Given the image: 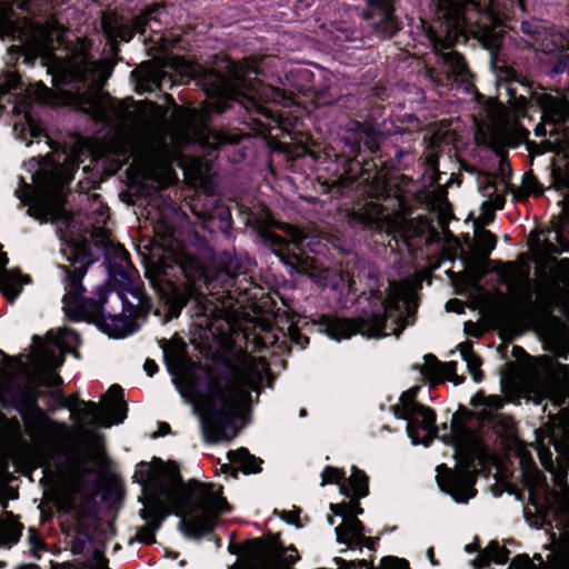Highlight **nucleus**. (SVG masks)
I'll return each mask as SVG.
<instances>
[{
    "instance_id": "nucleus-1",
    "label": "nucleus",
    "mask_w": 569,
    "mask_h": 569,
    "mask_svg": "<svg viewBox=\"0 0 569 569\" xmlns=\"http://www.w3.org/2000/svg\"><path fill=\"white\" fill-rule=\"evenodd\" d=\"M258 66L237 62L224 53H216L206 63L191 68V77L206 94L207 101L190 114V129L196 141L209 157H224L241 162L246 152L240 144L246 138L239 129L213 126L217 116H224L248 127L254 134L269 138H292L301 119L280 109L287 93L278 87L251 78Z\"/></svg>"
},
{
    "instance_id": "nucleus-2",
    "label": "nucleus",
    "mask_w": 569,
    "mask_h": 569,
    "mask_svg": "<svg viewBox=\"0 0 569 569\" xmlns=\"http://www.w3.org/2000/svg\"><path fill=\"white\" fill-rule=\"evenodd\" d=\"M421 12L439 23L446 36L463 34L478 41L490 52L493 63L510 29L516 12L525 11L523 0H491L490 8L482 10L472 2L460 0H417Z\"/></svg>"
},
{
    "instance_id": "nucleus-3",
    "label": "nucleus",
    "mask_w": 569,
    "mask_h": 569,
    "mask_svg": "<svg viewBox=\"0 0 569 569\" xmlns=\"http://www.w3.org/2000/svg\"><path fill=\"white\" fill-rule=\"evenodd\" d=\"M190 242V246H181L146 271V278L163 300L166 321L177 319L189 303H193L196 315L204 310V297L196 283L207 279V269L214 251L207 239L196 231L191 233Z\"/></svg>"
},
{
    "instance_id": "nucleus-4",
    "label": "nucleus",
    "mask_w": 569,
    "mask_h": 569,
    "mask_svg": "<svg viewBox=\"0 0 569 569\" xmlns=\"http://www.w3.org/2000/svg\"><path fill=\"white\" fill-rule=\"evenodd\" d=\"M362 301L367 305L357 317L320 316L317 321L319 331L337 341L350 339L356 335L379 339L388 335L386 329L389 319H392L391 331L396 337L415 322L417 307L399 293L393 292L385 297L380 289H370L360 293L358 302L362 303Z\"/></svg>"
},
{
    "instance_id": "nucleus-5",
    "label": "nucleus",
    "mask_w": 569,
    "mask_h": 569,
    "mask_svg": "<svg viewBox=\"0 0 569 569\" xmlns=\"http://www.w3.org/2000/svg\"><path fill=\"white\" fill-rule=\"evenodd\" d=\"M252 368L247 365L236 366L230 360H223L217 369V376L207 371V385L203 397L208 403V417L203 429L208 440L219 441L229 439L227 431L236 430V409L242 401L243 388L249 383Z\"/></svg>"
},
{
    "instance_id": "nucleus-6",
    "label": "nucleus",
    "mask_w": 569,
    "mask_h": 569,
    "mask_svg": "<svg viewBox=\"0 0 569 569\" xmlns=\"http://www.w3.org/2000/svg\"><path fill=\"white\" fill-rule=\"evenodd\" d=\"M356 128L343 138L352 157L343 173L351 182L363 183L376 197L387 191L388 177L401 170L399 158L403 152L397 151L396 158H385L380 144L385 140L381 130L366 122H356Z\"/></svg>"
},
{
    "instance_id": "nucleus-7",
    "label": "nucleus",
    "mask_w": 569,
    "mask_h": 569,
    "mask_svg": "<svg viewBox=\"0 0 569 569\" xmlns=\"http://www.w3.org/2000/svg\"><path fill=\"white\" fill-rule=\"evenodd\" d=\"M222 486L213 482H191L189 488L190 499L182 503L169 501V509L157 513L148 525L156 533L166 517L174 515L180 518L178 529L192 540H200L213 533L221 513L230 511L231 507L222 496Z\"/></svg>"
},
{
    "instance_id": "nucleus-8",
    "label": "nucleus",
    "mask_w": 569,
    "mask_h": 569,
    "mask_svg": "<svg viewBox=\"0 0 569 569\" xmlns=\"http://www.w3.org/2000/svg\"><path fill=\"white\" fill-rule=\"evenodd\" d=\"M42 392L30 383L10 381L0 385V407L4 410H14L23 419L29 436L44 432H66L68 426L49 417L48 412L39 406Z\"/></svg>"
},
{
    "instance_id": "nucleus-9",
    "label": "nucleus",
    "mask_w": 569,
    "mask_h": 569,
    "mask_svg": "<svg viewBox=\"0 0 569 569\" xmlns=\"http://www.w3.org/2000/svg\"><path fill=\"white\" fill-rule=\"evenodd\" d=\"M272 221L271 213L267 211L266 221L257 228L258 237L262 243L279 257L283 264L292 268L297 273L313 278L317 270V261L305 253L306 248L317 252L311 247L312 242L309 240V237L297 227L286 224L281 227L290 236V239H286L269 228Z\"/></svg>"
},
{
    "instance_id": "nucleus-10",
    "label": "nucleus",
    "mask_w": 569,
    "mask_h": 569,
    "mask_svg": "<svg viewBox=\"0 0 569 569\" xmlns=\"http://www.w3.org/2000/svg\"><path fill=\"white\" fill-rule=\"evenodd\" d=\"M509 79L506 84L507 94L509 97L508 103L512 108L518 118L532 119L531 112H540L542 122H539L533 131L537 137L546 138L547 134H558V123L562 119V107L558 98L547 92H535L523 84L525 90L529 97L518 94L513 82L517 81L516 72H509Z\"/></svg>"
},
{
    "instance_id": "nucleus-11",
    "label": "nucleus",
    "mask_w": 569,
    "mask_h": 569,
    "mask_svg": "<svg viewBox=\"0 0 569 569\" xmlns=\"http://www.w3.org/2000/svg\"><path fill=\"white\" fill-rule=\"evenodd\" d=\"M420 387L416 386L400 396L399 403L391 407L396 418L407 421V433L412 445L429 447L437 437L436 419L433 409L417 401Z\"/></svg>"
},
{
    "instance_id": "nucleus-12",
    "label": "nucleus",
    "mask_w": 569,
    "mask_h": 569,
    "mask_svg": "<svg viewBox=\"0 0 569 569\" xmlns=\"http://www.w3.org/2000/svg\"><path fill=\"white\" fill-rule=\"evenodd\" d=\"M481 463L482 458L468 450L460 456L456 469H451L445 463L439 465L436 480L440 490L449 495L456 502L467 503L477 495L475 485L479 475L478 466Z\"/></svg>"
},
{
    "instance_id": "nucleus-13",
    "label": "nucleus",
    "mask_w": 569,
    "mask_h": 569,
    "mask_svg": "<svg viewBox=\"0 0 569 569\" xmlns=\"http://www.w3.org/2000/svg\"><path fill=\"white\" fill-rule=\"evenodd\" d=\"M64 303L72 307L67 312L71 321H87L93 323L110 338L123 339L139 329V326H136L124 316L107 315L104 308L100 306L99 301H96L94 298L77 295L71 301Z\"/></svg>"
},
{
    "instance_id": "nucleus-14",
    "label": "nucleus",
    "mask_w": 569,
    "mask_h": 569,
    "mask_svg": "<svg viewBox=\"0 0 569 569\" xmlns=\"http://www.w3.org/2000/svg\"><path fill=\"white\" fill-rule=\"evenodd\" d=\"M396 3L397 0H366L360 30L368 42L389 40L402 29L403 23L397 14Z\"/></svg>"
},
{
    "instance_id": "nucleus-15",
    "label": "nucleus",
    "mask_w": 569,
    "mask_h": 569,
    "mask_svg": "<svg viewBox=\"0 0 569 569\" xmlns=\"http://www.w3.org/2000/svg\"><path fill=\"white\" fill-rule=\"evenodd\" d=\"M437 51V68H430L428 74L437 87L451 88L457 84L469 94H479L475 84V74L463 54L455 49Z\"/></svg>"
},
{
    "instance_id": "nucleus-16",
    "label": "nucleus",
    "mask_w": 569,
    "mask_h": 569,
    "mask_svg": "<svg viewBox=\"0 0 569 569\" xmlns=\"http://www.w3.org/2000/svg\"><path fill=\"white\" fill-rule=\"evenodd\" d=\"M71 401V409L74 406H82L80 411L86 419H90L93 425L109 428L112 425H119L124 421L128 415V403L124 400V391L121 386L112 385L106 393L104 409L94 401H84L78 395L67 397Z\"/></svg>"
},
{
    "instance_id": "nucleus-17",
    "label": "nucleus",
    "mask_w": 569,
    "mask_h": 569,
    "mask_svg": "<svg viewBox=\"0 0 569 569\" xmlns=\"http://www.w3.org/2000/svg\"><path fill=\"white\" fill-rule=\"evenodd\" d=\"M70 257L68 258L70 266H60L61 270L66 273L64 282L68 292L63 296L62 301L69 302L77 295H83L86 288L82 280L89 269L98 258L92 254L91 244L87 239L74 241L70 243Z\"/></svg>"
},
{
    "instance_id": "nucleus-18",
    "label": "nucleus",
    "mask_w": 569,
    "mask_h": 569,
    "mask_svg": "<svg viewBox=\"0 0 569 569\" xmlns=\"http://www.w3.org/2000/svg\"><path fill=\"white\" fill-rule=\"evenodd\" d=\"M528 149L536 154L555 152L548 167L550 169L549 188L569 194V137L566 134L563 140L557 138L552 141L546 138L540 143L529 142Z\"/></svg>"
},
{
    "instance_id": "nucleus-19",
    "label": "nucleus",
    "mask_w": 569,
    "mask_h": 569,
    "mask_svg": "<svg viewBox=\"0 0 569 569\" xmlns=\"http://www.w3.org/2000/svg\"><path fill=\"white\" fill-rule=\"evenodd\" d=\"M73 169L57 161L51 154H47L39 170L32 176L33 182L44 193L58 194L63 192L73 180Z\"/></svg>"
},
{
    "instance_id": "nucleus-20",
    "label": "nucleus",
    "mask_w": 569,
    "mask_h": 569,
    "mask_svg": "<svg viewBox=\"0 0 569 569\" xmlns=\"http://www.w3.org/2000/svg\"><path fill=\"white\" fill-rule=\"evenodd\" d=\"M243 548L254 560L266 559L272 550L277 552L279 561L286 566H292L300 559L298 550L293 545H290L288 548L283 546L280 533L273 535L270 543L266 542L263 538L248 539Z\"/></svg>"
},
{
    "instance_id": "nucleus-21",
    "label": "nucleus",
    "mask_w": 569,
    "mask_h": 569,
    "mask_svg": "<svg viewBox=\"0 0 569 569\" xmlns=\"http://www.w3.org/2000/svg\"><path fill=\"white\" fill-rule=\"evenodd\" d=\"M166 476L168 480L156 482L153 485L154 490L169 501L179 505L182 503L183 501H189V488H191V482L198 480L191 479L186 483L181 477L178 465L173 461L168 462Z\"/></svg>"
},
{
    "instance_id": "nucleus-22",
    "label": "nucleus",
    "mask_w": 569,
    "mask_h": 569,
    "mask_svg": "<svg viewBox=\"0 0 569 569\" xmlns=\"http://www.w3.org/2000/svg\"><path fill=\"white\" fill-rule=\"evenodd\" d=\"M521 31L526 37V42L536 51L548 53L556 48L552 28L547 21L531 19L521 21Z\"/></svg>"
},
{
    "instance_id": "nucleus-23",
    "label": "nucleus",
    "mask_w": 569,
    "mask_h": 569,
    "mask_svg": "<svg viewBox=\"0 0 569 569\" xmlns=\"http://www.w3.org/2000/svg\"><path fill=\"white\" fill-rule=\"evenodd\" d=\"M101 28L104 37L114 50H119V42H130L134 37L130 23L124 22L123 17L117 13H103L101 17Z\"/></svg>"
},
{
    "instance_id": "nucleus-24",
    "label": "nucleus",
    "mask_w": 569,
    "mask_h": 569,
    "mask_svg": "<svg viewBox=\"0 0 569 569\" xmlns=\"http://www.w3.org/2000/svg\"><path fill=\"white\" fill-rule=\"evenodd\" d=\"M457 367L458 365L456 361L441 362L435 355L428 353L425 356L422 375L430 380L433 379L436 383L442 380H449L453 381L455 385H459L465 380V378L458 377Z\"/></svg>"
},
{
    "instance_id": "nucleus-25",
    "label": "nucleus",
    "mask_w": 569,
    "mask_h": 569,
    "mask_svg": "<svg viewBox=\"0 0 569 569\" xmlns=\"http://www.w3.org/2000/svg\"><path fill=\"white\" fill-rule=\"evenodd\" d=\"M136 82V90L139 94L151 93L157 90L162 91L164 82H171V78L166 71L154 68H140L131 72Z\"/></svg>"
},
{
    "instance_id": "nucleus-26",
    "label": "nucleus",
    "mask_w": 569,
    "mask_h": 569,
    "mask_svg": "<svg viewBox=\"0 0 569 569\" xmlns=\"http://www.w3.org/2000/svg\"><path fill=\"white\" fill-rule=\"evenodd\" d=\"M529 264L525 261L521 263L517 261L501 262V267L496 269V273L502 283H508L517 279L521 280V282L526 287V290L522 293V300L527 305L532 303V295L531 291L529 290V286L531 283L529 279Z\"/></svg>"
},
{
    "instance_id": "nucleus-27",
    "label": "nucleus",
    "mask_w": 569,
    "mask_h": 569,
    "mask_svg": "<svg viewBox=\"0 0 569 569\" xmlns=\"http://www.w3.org/2000/svg\"><path fill=\"white\" fill-rule=\"evenodd\" d=\"M341 98L339 87L332 83L331 79L320 73V79L317 80L315 89L310 92L308 98L316 108L327 107L336 103Z\"/></svg>"
},
{
    "instance_id": "nucleus-28",
    "label": "nucleus",
    "mask_w": 569,
    "mask_h": 569,
    "mask_svg": "<svg viewBox=\"0 0 569 569\" xmlns=\"http://www.w3.org/2000/svg\"><path fill=\"white\" fill-rule=\"evenodd\" d=\"M286 79L292 89L291 94L297 93L306 99L310 97L317 82L315 73L305 67L291 68Z\"/></svg>"
},
{
    "instance_id": "nucleus-29",
    "label": "nucleus",
    "mask_w": 569,
    "mask_h": 569,
    "mask_svg": "<svg viewBox=\"0 0 569 569\" xmlns=\"http://www.w3.org/2000/svg\"><path fill=\"white\" fill-rule=\"evenodd\" d=\"M340 492L346 497H367L369 495V477L363 470L352 466L351 476L346 477L345 482L340 485Z\"/></svg>"
},
{
    "instance_id": "nucleus-30",
    "label": "nucleus",
    "mask_w": 569,
    "mask_h": 569,
    "mask_svg": "<svg viewBox=\"0 0 569 569\" xmlns=\"http://www.w3.org/2000/svg\"><path fill=\"white\" fill-rule=\"evenodd\" d=\"M92 243L93 246L102 252V254L106 257H111V254H114L116 258H120L121 260H124L129 253L126 251V249L121 244L114 246L111 240L109 239L108 230L101 227L94 228L92 233Z\"/></svg>"
},
{
    "instance_id": "nucleus-31",
    "label": "nucleus",
    "mask_w": 569,
    "mask_h": 569,
    "mask_svg": "<svg viewBox=\"0 0 569 569\" xmlns=\"http://www.w3.org/2000/svg\"><path fill=\"white\" fill-rule=\"evenodd\" d=\"M227 456L231 462L240 466V470L244 475L259 473L262 471L261 465L263 463V460L250 453V451L244 447L238 448L237 450H230Z\"/></svg>"
},
{
    "instance_id": "nucleus-32",
    "label": "nucleus",
    "mask_w": 569,
    "mask_h": 569,
    "mask_svg": "<svg viewBox=\"0 0 569 569\" xmlns=\"http://www.w3.org/2000/svg\"><path fill=\"white\" fill-rule=\"evenodd\" d=\"M144 9L149 16V20L156 27V29H152L153 32H160L170 24V10L173 9V3L168 1L153 2L146 6Z\"/></svg>"
},
{
    "instance_id": "nucleus-33",
    "label": "nucleus",
    "mask_w": 569,
    "mask_h": 569,
    "mask_svg": "<svg viewBox=\"0 0 569 569\" xmlns=\"http://www.w3.org/2000/svg\"><path fill=\"white\" fill-rule=\"evenodd\" d=\"M562 296L563 288L560 286L559 281L548 282L543 292H541L537 298L538 307L547 313H552L558 309L560 301L562 300Z\"/></svg>"
},
{
    "instance_id": "nucleus-34",
    "label": "nucleus",
    "mask_w": 569,
    "mask_h": 569,
    "mask_svg": "<svg viewBox=\"0 0 569 569\" xmlns=\"http://www.w3.org/2000/svg\"><path fill=\"white\" fill-rule=\"evenodd\" d=\"M387 216V208L379 203L369 201L358 212V219L366 228H378Z\"/></svg>"
},
{
    "instance_id": "nucleus-35",
    "label": "nucleus",
    "mask_w": 569,
    "mask_h": 569,
    "mask_svg": "<svg viewBox=\"0 0 569 569\" xmlns=\"http://www.w3.org/2000/svg\"><path fill=\"white\" fill-rule=\"evenodd\" d=\"M107 271L109 276V283L113 287H119L130 291L131 276L122 266L121 262H116L111 257H106Z\"/></svg>"
},
{
    "instance_id": "nucleus-36",
    "label": "nucleus",
    "mask_w": 569,
    "mask_h": 569,
    "mask_svg": "<svg viewBox=\"0 0 569 569\" xmlns=\"http://www.w3.org/2000/svg\"><path fill=\"white\" fill-rule=\"evenodd\" d=\"M139 501L142 502L143 505H147V501H149L150 503L148 508H142L139 511L140 517L147 522L153 516H157V513H161L162 511H164V509H169L170 507L169 500L157 491H154L149 498L144 496L140 497Z\"/></svg>"
},
{
    "instance_id": "nucleus-37",
    "label": "nucleus",
    "mask_w": 569,
    "mask_h": 569,
    "mask_svg": "<svg viewBox=\"0 0 569 569\" xmlns=\"http://www.w3.org/2000/svg\"><path fill=\"white\" fill-rule=\"evenodd\" d=\"M10 276L14 279L9 283H1L3 296L12 302L18 298L22 291V286L31 282L29 274H22L20 270H7Z\"/></svg>"
},
{
    "instance_id": "nucleus-38",
    "label": "nucleus",
    "mask_w": 569,
    "mask_h": 569,
    "mask_svg": "<svg viewBox=\"0 0 569 569\" xmlns=\"http://www.w3.org/2000/svg\"><path fill=\"white\" fill-rule=\"evenodd\" d=\"M23 526L18 521L8 522L0 528V547H8L18 543L22 536Z\"/></svg>"
},
{
    "instance_id": "nucleus-39",
    "label": "nucleus",
    "mask_w": 569,
    "mask_h": 569,
    "mask_svg": "<svg viewBox=\"0 0 569 569\" xmlns=\"http://www.w3.org/2000/svg\"><path fill=\"white\" fill-rule=\"evenodd\" d=\"M467 432V425L463 419L459 418L457 415L452 416L450 423V432L446 433L441 437V440L447 445L457 446L458 442L465 437Z\"/></svg>"
},
{
    "instance_id": "nucleus-40",
    "label": "nucleus",
    "mask_w": 569,
    "mask_h": 569,
    "mask_svg": "<svg viewBox=\"0 0 569 569\" xmlns=\"http://www.w3.org/2000/svg\"><path fill=\"white\" fill-rule=\"evenodd\" d=\"M497 237L490 230L482 229L477 233V242L479 246L480 256L488 259L491 251L497 246Z\"/></svg>"
},
{
    "instance_id": "nucleus-41",
    "label": "nucleus",
    "mask_w": 569,
    "mask_h": 569,
    "mask_svg": "<svg viewBox=\"0 0 569 569\" xmlns=\"http://www.w3.org/2000/svg\"><path fill=\"white\" fill-rule=\"evenodd\" d=\"M486 548L490 562L505 565L509 561L510 551L505 546H500L497 540L490 541Z\"/></svg>"
},
{
    "instance_id": "nucleus-42",
    "label": "nucleus",
    "mask_w": 569,
    "mask_h": 569,
    "mask_svg": "<svg viewBox=\"0 0 569 569\" xmlns=\"http://www.w3.org/2000/svg\"><path fill=\"white\" fill-rule=\"evenodd\" d=\"M216 220H218L217 228L224 233H227L232 228L231 212L227 207H217L210 213V222L214 223Z\"/></svg>"
},
{
    "instance_id": "nucleus-43",
    "label": "nucleus",
    "mask_w": 569,
    "mask_h": 569,
    "mask_svg": "<svg viewBox=\"0 0 569 569\" xmlns=\"http://www.w3.org/2000/svg\"><path fill=\"white\" fill-rule=\"evenodd\" d=\"M43 396L50 399L52 402L48 408V411L51 413H54L61 409H71V401H69L62 390H50L46 393H42V397Z\"/></svg>"
},
{
    "instance_id": "nucleus-44",
    "label": "nucleus",
    "mask_w": 569,
    "mask_h": 569,
    "mask_svg": "<svg viewBox=\"0 0 569 569\" xmlns=\"http://www.w3.org/2000/svg\"><path fill=\"white\" fill-rule=\"evenodd\" d=\"M321 486L326 485H341L346 480V472L343 469L327 466L325 467L323 471L321 472Z\"/></svg>"
},
{
    "instance_id": "nucleus-45",
    "label": "nucleus",
    "mask_w": 569,
    "mask_h": 569,
    "mask_svg": "<svg viewBox=\"0 0 569 569\" xmlns=\"http://www.w3.org/2000/svg\"><path fill=\"white\" fill-rule=\"evenodd\" d=\"M131 295L139 300L137 305V318H146L151 312L153 303L151 298H149L143 291L139 288H133L130 290Z\"/></svg>"
},
{
    "instance_id": "nucleus-46",
    "label": "nucleus",
    "mask_w": 569,
    "mask_h": 569,
    "mask_svg": "<svg viewBox=\"0 0 569 569\" xmlns=\"http://www.w3.org/2000/svg\"><path fill=\"white\" fill-rule=\"evenodd\" d=\"M52 459L53 465L59 472H62L66 469L71 468L73 465L72 453L62 447H59L58 449L54 450Z\"/></svg>"
},
{
    "instance_id": "nucleus-47",
    "label": "nucleus",
    "mask_w": 569,
    "mask_h": 569,
    "mask_svg": "<svg viewBox=\"0 0 569 569\" xmlns=\"http://www.w3.org/2000/svg\"><path fill=\"white\" fill-rule=\"evenodd\" d=\"M523 189L533 197H540L545 192V187L538 180V178L532 172H527L522 178Z\"/></svg>"
},
{
    "instance_id": "nucleus-48",
    "label": "nucleus",
    "mask_w": 569,
    "mask_h": 569,
    "mask_svg": "<svg viewBox=\"0 0 569 569\" xmlns=\"http://www.w3.org/2000/svg\"><path fill=\"white\" fill-rule=\"evenodd\" d=\"M556 240L558 241V244L546 239L542 243L543 249L553 254H561L562 252L569 251V241L562 232H557Z\"/></svg>"
},
{
    "instance_id": "nucleus-49",
    "label": "nucleus",
    "mask_w": 569,
    "mask_h": 569,
    "mask_svg": "<svg viewBox=\"0 0 569 569\" xmlns=\"http://www.w3.org/2000/svg\"><path fill=\"white\" fill-rule=\"evenodd\" d=\"M341 526L345 528L346 536H351L355 538H361L365 536L366 527L363 522L356 517H348L345 523Z\"/></svg>"
},
{
    "instance_id": "nucleus-50",
    "label": "nucleus",
    "mask_w": 569,
    "mask_h": 569,
    "mask_svg": "<svg viewBox=\"0 0 569 569\" xmlns=\"http://www.w3.org/2000/svg\"><path fill=\"white\" fill-rule=\"evenodd\" d=\"M129 23L132 27V31L134 34H143L149 27L152 29V23L149 20V16L146 9H143L139 14L133 16Z\"/></svg>"
},
{
    "instance_id": "nucleus-51",
    "label": "nucleus",
    "mask_w": 569,
    "mask_h": 569,
    "mask_svg": "<svg viewBox=\"0 0 569 569\" xmlns=\"http://www.w3.org/2000/svg\"><path fill=\"white\" fill-rule=\"evenodd\" d=\"M467 362L468 370L476 382H481L485 378V373L481 370L482 359L476 353L472 357L465 360Z\"/></svg>"
},
{
    "instance_id": "nucleus-52",
    "label": "nucleus",
    "mask_w": 569,
    "mask_h": 569,
    "mask_svg": "<svg viewBox=\"0 0 569 569\" xmlns=\"http://www.w3.org/2000/svg\"><path fill=\"white\" fill-rule=\"evenodd\" d=\"M337 542L347 545L350 549H359L362 550V541L359 538H355L351 536L345 535V528L342 526H338L335 529Z\"/></svg>"
},
{
    "instance_id": "nucleus-53",
    "label": "nucleus",
    "mask_w": 569,
    "mask_h": 569,
    "mask_svg": "<svg viewBox=\"0 0 569 569\" xmlns=\"http://www.w3.org/2000/svg\"><path fill=\"white\" fill-rule=\"evenodd\" d=\"M152 476V468L149 462L141 461L138 463V469L133 475V482L142 486L143 489L147 487L148 479Z\"/></svg>"
},
{
    "instance_id": "nucleus-54",
    "label": "nucleus",
    "mask_w": 569,
    "mask_h": 569,
    "mask_svg": "<svg viewBox=\"0 0 569 569\" xmlns=\"http://www.w3.org/2000/svg\"><path fill=\"white\" fill-rule=\"evenodd\" d=\"M76 532L78 537L84 538L89 540V542H93L94 540L92 526L82 518L77 519Z\"/></svg>"
},
{
    "instance_id": "nucleus-55",
    "label": "nucleus",
    "mask_w": 569,
    "mask_h": 569,
    "mask_svg": "<svg viewBox=\"0 0 569 569\" xmlns=\"http://www.w3.org/2000/svg\"><path fill=\"white\" fill-rule=\"evenodd\" d=\"M481 174L485 178V182L479 183V191L483 196H488L490 193L489 190L493 191L497 189L498 174L491 172H482Z\"/></svg>"
},
{
    "instance_id": "nucleus-56",
    "label": "nucleus",
    "mask_w": 569,
    "mask_h": 569,
    "mask_svg": "<svg viewBox=\"0 0 569 569\" xmlns=\"http://www.w3.org/2000/svg\"><path fill=\"white\" fill-rule=\"evenodd\" d=\"M288 332L290 340L301 349H305L309 345V337L303 335L297 326L291 325L288 328Z\"/></svg>"
},
{
    "instance_id": "nucleus-57",
    "label": "nucleus",
    "mask_w": 569,
    "mask_h": 569,
    "mask_svg": "<svg viewBox=\"0 0 569 569\" xmlns=\"http://www.w3.org/2000/svg\"><path fill=\"white\" fill-rule=\"evenodd\" d=\"M136 539L140 543L151 546L156 543V533L152 531V528L146 525L138 529Z\"/></svg>"
},
{
    "instance_id": "nucleus-58",
    "label": "nucleus",
    "mask_w": 569,
    "mask_h": 569,
    "mask_svg": "<svg viewBox=\"0 0 569 569\" xmlns=\"http://www.w3.org/2000/svg\"><path fill=\"white\" fill-rule=\"evenodd\" d=\"M333 560L339 567H348L349 569H369L371 567V563L366 559L347 561L340 557H336Z\"/></svg>"
},
{
    "instance_id": "nucleus-59",
    "label": "nucleus",
    "mask_w": 569,
    "mask_h": 569,
    "mask_svg": "<svg viewBox=\"0 0 569 569\" xmlns=\"http://www.w3.org/2000/svg\"><path fill=\"white\" fill-rule=\"evenodd\" d=\"M535 565L528 555H517L507 569H533Z\"/></svg>"
},
{
    "instance_id": "nucleus-60",
    "label": "nucleus",
    "mask_w": 569,
    "mask_h": 569,
    "mask_svg": "<svg viewBox=\"0 0 569 569\" xmlns=\"http://www.w3.org/2000/svg\"><path fill=\"white\" fill-rule=\"evenodd\" d=\"M0 420L4 423L6 429L14 436L21 433V422L17 417L8 418L4 413H0Z\"/></svg>"
},
{
    "instance_id": "nucleus-61",
    "label": "nucleus",
    "mask_w": 569,
    "mask_h": 569,
    "mask_svg": "<svg viewBox=\"0 0 569 569\" xmlns=\"http://www.w3.org/2000/svg\"><path fill=\"white\" fill-rule=\"evenodd\" d=\"M28 539H29V543L32 548L33 556L39 558V555H37V551L46 549V543L43 542L42 538L38 535V532L34 528H29Z\"/></svg>"
},
{
    "instance_id": "nucleus-62",
    "label": "nucleus",
    "mask_w": 569,
    "mask_h": 569,
    "mask_svg": "<svg viewBox=\"0 0 569 569\" xmlns=\"http://www.w3.org/2000/svg\"><path fill=\"white\" fill-rule=\"evenodd\" d=\"M119 298L122 301L123 312H124V313H120V315L127 317L130 321H132L136 326H138L132 320L133 317L137 318V308L138 307L134 306L133 303H131L130 301H128V299L124 297L123 293H119Z\"/></svg>"
},
{
    "instance_id": "nucleus-63",
    "label": "nucleus",
    "mask_w": 569,
    "mask_h": 569,
    "mask_svg": "<svg viewBox=\"0 0 569 569\" xmlns=\"http://www.w3.org/2000/svg\"><path fill=\"white\" fill-rule=\"evenodd\" d=\"M63 379L58 373H49L42 381V386L47 388H53V390H61Z\"/></svg>"
},
{
    "instance_id": "nucleus-64",
    "label": "nucleus",
    "mask_w": 569,
    "mask_h": 569,
    "mask_svg": "<svg viewBox=\"0 0 569 569\" xmlns=\"http://www.w3.org/2000/svg\"><path fill=\"white\" fill-rule=\"evenodd\" d=\"M300 509L293 510V511H287L283 510L280 513V517L282 520H284L289 525H295L298 528H301L300 523Z\"/></svg>"
}]
</instances>
